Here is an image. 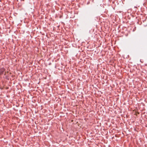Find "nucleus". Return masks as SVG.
<instances>
[{
    "label": "nucleus",
    "instance_id": "obj_1",
    "mask_svg": "<svg viewBox=\"0 0 147 147\" xmlns=\"http://www.w3.org/2000/svg\"><path fill=\"white\" fill-rule=\"evenodd\" d=\"M5 71L4 69L2 68L0 70V75L2 74Z\"/></svg>",
    "mask_w": 147,
    "mask_h": 147
}]
</instances>
